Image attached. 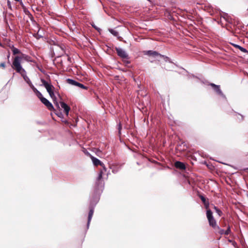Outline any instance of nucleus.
<instances>
[{
    "label": "nucleus",
    "instance_id": "1",
    "mask_svg": "<svg viewBox=\"0 0 248 248\" xmlns=\"http://www.w3.org/2000/svg\"><path fill=\"white\" fill-rule=\"evenodd\" d=\"M101 166L102 167L103 170H100L98 174L94 186L93 191L92 193L90 198V204L89 206V212L88 217L87 229H89L93 214L94 207L99 202L100 196L104 189V183L102 180V175L103 171H106L107 169L104 164L103 166Z\"/></svg>",
    "mask_w": 248,
    "mask_h": 248
},
{
    "label": "nucleus",
    "instance_id": "2",
    "mask_svg": "<svg viewBox=\"0 0 248 248\" xmlns=\"http://www.w3.org/2000/svg\"><path fill=\"white\" fill-rule=\"evenodd\" d=\"M22 58L19 56H16L13 62V68L16 71L17 73H18L20 74L22 73H25V70L23 68L22 65H21V60Z\"/></svg>",
    "mask_w": 248,
    "mask_h": 248
},
{
    "label": "nucleus",
    "instance_id": "3",
    "mask_svg": "<svg viewBox=\"0 0 248 248\" xmlns=\"http://www.w3.org/2000/svg\"><path fill=\"white\" fill-rule=\"evenodd\" d=\"M206 216L209 225L214 229H219V227L217 225V222L213 216V213L211 210L209 209L206 211Z\"/></svg>",
    "mask_w": 248,
    "mask_h": 248
},
{
    "label": "nucleus",
    "instance_id": "4",
    "mask_svg": "<svg viewBox=\"0 0 248 248\" xmlns=\"http://www.w3.org/2000/svg\"><path fill=\"white\" fill-rule=\"evenodd\" d=\"M115 50L116 51L117 54L118 56L123 59L125 60H128L129 59V55L127 52L124 50V49L120 48V47H115Z\"/></svg>",
    "mask_w": 248,
    "mask_h": 248
},
{
    "label": "nucleus",
    "instance_id": "5",
    "mask_svg": "<svg viewBox=\"0 0 248 248\" xmlns=\"http://www.w3.org/2000/svg\"><path fill=\"white\" fill-rule=\"evenodd\" d=\"M39 98L41 102L46 106L48 110L51 111L54 109V108L53 106L52 103H50L46 98L44 97L43 95Z\"/></svg>",
    "mask_w": 248,
    "mask_h": 248
},
{
    "label": "nucleus",
    "instance_id": "6",
    "mask_svg": "<svg viewBox=\"0 0 248 248\" xmlns=\"http://www.w3.org/2000/svg\"><path fill=\"white\" fill-rule=\"evenodd\" d=\"M210 85L212 87L214 91L218 95H220L221 97L226 100L227 98L226 96L223 94L222 91L221 90L219 85H216L214 83H210Z\"/></svg>",
    "mask_w": 248,
    "mask_h": 248
},
{
    "label": "nucleus",
    "instance_id": "7",
    "mask_svg": "<svg viewBox=\"0 0 248 248\" xmlns=\"http://www.w3.org/2000/svg\"><path fill=\"white\" fill-rule=\"evenodd\" d=\"M41 81L42 83V85L46 88V89L48 93H51V92H52L54 91V87L52 85L48 83L44 79H41Z\"/></svg>",
    "mask_w": 248,
    "mask_h": 248
},
{
    "label": "nucleus",
    "instance_id": "8",
    "mask_svg": "<svg viewBox=\"0 0 248 248\" xmlns=\"http://www.w3.org/2000/svg\"><path fill=\"white\" fill-rule=\"evenodd\" d=\"M67 82L71 85L78 86L80 88L83 89H87V87L85 86H84L83 84L70 78H68L66 80Z\"/></svg>",
    "mask_w": 248,
    "mask_h": 248
},
{
    "label": "nucleus",
    "instance_id": "9",
    "mask_svg": "<svg viewBox=\"0 0 248 248\" xmlns=\"http://www.w3.org/2000/svg\"><path fill=\"white\" fill-rule=\"evenodd\" d=\"M143 53L145 55H148V56H152V57H155V58L156 57H159L160 54V53H159L157 51H154V50L144 51L143 52Z\"/></svg>",
    "mask_w": 248,
    "mask_h": 248
},
{
    "label": "nucleus",
    "instance_id": "10",
    "mask_svg": "<svg viewBox=\"0 0 248 248\" xmlns=\"http://www.w3.org/2000/svg\"><path fill=\"white\" fill-rule=\"evenodd\" d=\"M60 104L62 108L63 109L65 114L68 116L69 114V110L70 109V108L68 106V105L63 102H61Z\"/></svg>",
    "mask_w": 248,
    "mask_h": 248
},
{
    "label": "nucleus",
    "instance_id": "11",
    "mask_svg": "<svg viewBox=\"0 0 248 248\" xmlns=\"http://www.w3.org/2000/svg\"><path fill=\"white\" fill-rule=\"evenodd\" d=\"M174 166L177 168L181 170H185L186 169L185 164L180 161H177L175 162Z\"/></svg>",
    "mask_w": 248,
    "mask_h": 248
},
{
    "label": "nucleus",
    "instance_id": "12",
    "mask_svg": "<svg viewBox=\"0 0 248 248\" xmlns=\"http://www.w3.org/2000/svg\"><path fill=\"white\" fill-rule=\"evenodd\" d=\"M91 159H92L93 163L94 166H97L98 165L103 166V163L98 158H97L95 157H93V156H92Z\"/></svg>",
    "mask_w": 248,
    "mask_h": 248
},
{
    "label": "nucleus",
    "instance_id": "13",
    "mask_svg": "<svg viewBox=\"0 0 248 248\" xmlns=\"http://www.w3.org/2000/svg\"><path fill=\"white\" fill-rule=\"evenodd\" d=\"M108 31L112 34L117 37L120 41H123V38L119 36V34L118 31L112 29H109Z\"/></svg>",
    "mask_w": 248,
    "mask_h": 248
},
{
    "label": "nucleus",
    "instance_id": "14",
    "mask_svg": "<svg viewBox=\"0 0 248 248\" xmlns=\"http://www.w3.org/2000/svg\"><path fill=\"white\" fill-rule=\"evenodd\" d=\"M21 76L23 77L24 80L29 84V85L31 87V85H33L30 79V78L27 77L26 74V72L25 73H22L21 74Z\"/></svg>",
    "mask_w": 248,
    "mask_h": 248
},
{
    "label": "nucleus",
    "instance_id": "15",
    "mask_svg": "<svg viewBox=\"0 0 248 248\" xmlns=\"http://www.w3.org/2000/svg\"><path fill=\"white\" fill-rule=\"evenodd\" d=\"M234 116L239 122H242L244 120L245 116L240 113L235 112Z\"/></svg>",
    "mask_w": 248,
    "mask_h": 248
},
{
    "label": "nucleus",
    "instance_id": "16",
    "mask_svg": "<svg viewBox=\"0 0 248 248\" xmlns=\"http://www.w3.org/2000/svg\"><path fill=\"white\" fill-rule=\"evenodd\" d=\"M31 88L32 89L33 92L35 93L38 98H40L42 96V94L33 86V85H31Z\"/></svg>",
    "mask_w": 248,
    "mask_h": 248
},
{
    "label": "nucleus",
    "instance_id": "17",
    "mask_svg": "<svg viewBox=\"0 0 248 248\" xmlns=\"http://www.w3.org/2000/svg\"><path fill=\"white\" fill-rule=\"evenodd\" d=\"M233 46H235V47H236V48H238L240 51H242V52H244V53H247V52H248V51H247V50L246 48H244V47H242V46H239V45H236V44H233Z\"/></svg>",
    "mask_w": 248,
    "mask_h": 248
},
{
    "label": "nucleus",
    "instance_id": "18",
    "mask_svg": "<svg viewBox=\"0 0 248 248\" xmlns=\"http://www.w3.org/2000/svg\"><path fill=\"white\" fill-rule=\"evenodd\" d=\"M199 197L202 202L205 204L206 208H207L209 204L206 202L205 198L202 195H200Z\"/></svg>",
    "mask_w": 248,
    "mask_h": 248
},
{
    "label": "nucleus",
    "instance_id": "19",
    "mask_svg": "<svg viewBox=\"0 0 248 248\" xmlns=\"http://www.w3.org/2000/svg\"><path fill=\"white\" fill-rule=\"evenodd\" d=\"M57 49L58 50L60 49L61 50V52H60V55L58 57H60L63 55V54L64 53V47L63 46H57Z\"/></svg>",
    "mask_w": 248,
    "mask_h": 248
},
{
    "label": "nucleus",
    "instance_id": "20",
    "mask_svg": "<svg viewBox=\"0 0 248 248\" xmlns=\"http://www.w3.org/2000/svg\"><path fill=\"white\" fill-rule=\"evenodd\" d=\"M54 111V113L56 115H57L59 117L63 119V115L62 113L60 111H57L56 109L53 110Z\"/></svg>",
    "mask_w": 248,
    "mask_h": 248
},
{
    "label": "nucleus",
    "instance_id": "21",
    "mask_svg": "<svg viewBox=\"0 0 248 248\" xmlns=\"http://www.w3.org/2000/svg\"><path fill=\"white\" fill-rule=\"evenodd\" d=\"M159 57L163 58L165 62H171V61L170 58L167 56L160 54Z\"/></svg>",
    "mask_w": 248,
    "mask_h": 248
},
{
    "label": "nucleus",
    "instance_id": "22",
    "mask_svg": "<svg viewBox=\"0 0 248 248\" xmlns=\"http://www.w3.org/2000/svg\"><path fill=\"white\" fill-rule=\"evenodd\" d=\"M214 208L216 211V213L218 214L219 217H221L222 215V211L218 209L217 206H214Z\"/></svg>",
    "mask_w": 248,
    "mask_h": 248
},
{
    "label": "nucleus",
    "instance_id": "23",
    "mask_svg": "<svg viewBox=\"0 0 248 248\" xmlns=\"http://www.w3.org/2000/svg\"><path fill=\"white\" fill-rule=\"evenodd\" d=\"M14 55L20 53V51L17 48L13 46L12 49Z\"/></svg>",
    "mask_w": 248,
    "mask_h": 248
},
{
    "label": "nucleus",
    "instance_id": "24",
    "mask_svg": "<svg viewBox=\"0 0 248 248\" xmlns=\"http://www.w3.org/2000/svg\"><path fill=\"white\" fill-rule=\"evenodd\" d=\"M112 173L115 174L117 173L120 170V168L117 167H114L111 168Z\"/></svg>",
    "mask_w": 248,
    "mask_h": 248
},
{
    "label": "nucleus",
    "instance_id": "25",
    "mask_svg": "<svg viewBox=\"0 0 248 248\" xmlns=\"http://www.w3.org/2000/svg\"><path fill=\"white\" fill-rule=\"evenodd\" d=\"M231 232V227L230 226H228L227 227V229L226 231H225V235H227L229 234Z\"/></svg>",
    "mask_w": 248,
    "mask_h": 248
},
{
    "label": "nucleus",
    "instance_id": "26",
    "mask_svg": "<svg viewBox=\"0 0 248 248\" xmlns=\"http://www.w3.org/2000/svg\"><path fill=\"white\" fill-rule=\"evenodd\" d=\"M49 94L50 95V96L53 99H54L56 98V97L55 96V94H54V91L52 92H51L49 93Z\"/></svg>",
    "mask_w": 248,
    "mask_h": 248
},
{
    "label": "nucleus",
    "instance_id": "27",
    "mask_svg": "<svg viewBox=\"0 0 248 248\" xmlns=\"http://www.w3.org/2000/svg\"><path fill=\"white\" fill-rule=\"evenodd\" d=\"M219 230V233L221 235L225 234V231L223 229H220Z\"/></svg>",
    "mask_w": 248,
    "mask_h": 248
},
{
    "label": "nucleus",
    "instance_id": "28",
    "mask_svg": "<svg viewBox=\"0 0 248 248\" xmlns=\"http://www.w3.org/2000/svg\"><path fill=\"white\" fill-rule=\"evenodd\" d=\"M121 129H122V125L121 124V123H120L118 125V132H119V135H120L121 134Z\"/></svg>",
    "mask_w": 248,
    "mask_h": 248
},
{
    "label": "nucleus",
    "instance_id": "29",
    "mask_svg": "<svg viewBox=\"0 0 248 248\" xmlns=\"http://www.w3.org/2000/svg\"><path fill=\"white\" fill-rule=\"evenodd\" d=\"M92 26L95 29H96L97 31H101V29L98 27H97L96 26H95L94 25H92Z\"/></svg>",
    "mask_w": 248,
    "mask_h": 248
},
{
    "label": "nucleus",
    "instance_id": "30",
    "mask_svg": "<svg viewBox=\"0 0 248 248\" xmlns=\"http://www.w3.org/2000/svg\"><path fill=\"white\" fill-rule=\"evenodd\" d=\"M0 67L4 68L5 67V62H2L0 64Z\"/></svg>",
    "mask_w": 248,
    "mask_h": 248
},
{
    "label": "nucleus",
    "instance_id": "31",
    "mask_svg": "<svg viewBox=\"0 0 248 248\" xmlns=\"http://www.w3.org/2000/svg\"><path fill=\"white\" fill-rule=\"evenodd\" d=\"M55 103V106L57 107V108L58 109H59L60 108V106L59 105L58 103L56 102V103Z\"/></svg>",
    "mask_w": 248,
    "mask_h": 248
},
{
    "label": "nucleus",
    "instance_id": "32",
    "mask_svg": "<svg viewBox=\"0 0 248 248\" xmlns=\"http://www.w3.org/2000/svg\"><path fill=\"white\" fill-rule=\"evenodd\" d=\"M62 121L63 123H64L65 124H68V121L66 120H64L63 119H62Z\"/></svg>",
    "mask_w": 248,
    "mask_h": 248
},
{
    "label": "nucleus",
    "instance_id": "33",
    "mask_svg": "<svg viewBox=\"0 0 248 248\" xmlns=\"http://www.w3.org/2000/svg\"><path fill=\"white\" fill-rule=\"evenodd\" d=\"M7 3H8V7L9 8H11V5L10 2L9 1H8Z\"/></svg>",
    "mask_w": 248,
    "mask_h": 248
},
{
    "label": "nucleus",
    "instance_id": "34",
    "mask_svg": "<svg viewBox=\"0 0 248 248\" xmlns=\"http://www.w3.org/2000/svg\"><path fill=\"white\" fill-rule=\"evenodd\" d=\"M223 18L228 22H230L229 18H226L225 17H223Z\"/></svg>",
    "mask_w": 248,
    "mask_h": 248
},
{
    "label": "nucleus",
    "instance_id": "35",
    "mask_svg": "<svg viewBox=\"0 0 248 248\" xmlns=\"http://www.w3.org/2000/svg\"><path fill=\"white\" fill-rule=\"evenodd\" d=\"M124 62L126 63V64H129L130 63V62L129 61H128L127 60H126V61H125Z\"/></svg>",
    "mask_w": 248,
    "mask_h": 248
},
{
    "label": "nucleus",
    "instance_id": "36",
    "mask_svg": "<svg viewBox=\"0 0 248 248\" xmlns=\"http://www.w3.org/2000/svg\"><path fill=\"white\" fill-rule=\"evenodd\" d=\"M68 61H70L71 60V58L70 57H68V59H67Z\"/></svg>",
    "mask_w": 248,
    "mask_h": 248
}]
</instances>
